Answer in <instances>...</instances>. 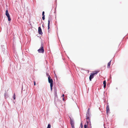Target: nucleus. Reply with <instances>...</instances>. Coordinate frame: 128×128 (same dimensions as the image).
I'll list each match as a JSON object with an SVG mask.
<instances>
[{"mask_svg":"<svg viewBox=\"0 0 128 128\" xmlns=\"http://www.w3.org/2000/svg\"><path fill=\"white\" fill-rule=\"evenodd\" d=\"M99 72V71H95L93 72L94 73H91L89 77L90 81H91L92 80V79L94 78V76L96 75Z\"/></svg>","mask_w":128,"mask_h":128,"instance_id":"f257e3e1","label":"nucleus"},{"mask_svg":"<svg viewBox=\"0 0 128 128\" xmlns=\"http://www.w3.org/2000/svg\"><path fill=\"white\" fill-rule=\"evenodd\" d=\"M44 51L43 45L42 44L41 48L38 50V51L39 53H43Z\"/></svg>","mask_w":128,"mask_h":128,"instance_id":"f03ea898","label":"nucleus"},{"mask_svg":"<svg viewBox=\"0 0 128 128\" xmlns=\"http://www.w3.org/2000/svg\"><path fill=\"white\" fill-rule=\"evenodd\" d=\"M6 16L8 18V21H10L11 20L10 14L8 13V10H6Z\"/></svg>","mask_w":128,"mask_h":128,"instance_id":"7ed1b4c3","label":"nucleus"},{"mask_svg":"<svg viewBox=\"0 0 128 128\" xmlns=\"http://www.w3.org/2000/svg\"><path fill=\"white\" fill-rule=\"evenodd\" d=\"M48 80L49 83L50 84V85L53 84V81L52 78H51L50 76H48Z\"/></svg>","mask_w":128,"mask_h":128,"instance_id":"20e7f679","label":"nucleus"},{"mask_svg":"<svg viewBox=\"0 0 128 128\" xmlns=\"http://www.w3.org/2000/svg\"><path fill=\"white\" fill-rule=\"evenodd\" d=\"M70 123L71 125L72 128H74V121L70 118Z\"/></svg>","mask_w":128,"mask_h":128,"instance_id":"39448f33","label":"nucleus"},{"mask_svg":"<svg viewBox=\"0 0 128 128\" xmlns=\"http://www.w3.org/2000/svg\"><path fill=\"white\" fill-rule=\"evenodd\" d=\"M38 32L39 34H42V29L40 27H39L38 28Z\"/></svg>","mask_w":128,"mask_h":128,"instance_id":"423d86ee","label":"nucleus"},{"mask_svg":"<svg viewBox=\"0 0 128 128\" xmlns=\"http://www.w3.org/2000/svg\"><path fill=\"white\" fill-rule=\"evenodd\" d=\"M86 121H88L89 122V124H90V117L88 116L86 114Z\"/></svg>","mask_w":128,"mask_h":128,"instance_id":"0eeeda50","label":"nucleus"},{"mask_svg":"<svg viewBox=\"0 0 128 128\" xmlns=\"http://www.w3.org/2000/svg\"><path fill=\"white\" fill-rule=\"evenodd\" d=\"M110 111V108L109 106L107 105L106 108V112L107 114H108Z\"/></svg>","mask_w":128,"mask_h":128,"instance_id":"6e6552de","label":"nucleus"},{"mask_svg":"<svg viewBox=\"0 0 128 128\" xmlns=\"http://www.w3.org/2000/svg\"><path fill=\"white\" fill-rule=\"evenodd\" d=\"M89 124V122L88 121H87L86 122V123H85L84 126V128H87L88 126V125Z\"/></svg>","mask_w":128,"mask_h":128,"instance_id":"1a4fd4ad","label":"nucleus"},{"mask_svg":"<svg viewBox=\"0 0 128 128\" xmlns=\"http://www.w3.org/2000/svg\"><path fill=\"white\" fill-rule=\"evenodd\" d=\"M111 60L108 64L107 67L108 68L110 67V66L111 64Z\"/></svg>","mask_w":128,"mask_h":128,"instance_id":"9d476101","label":"nucleus"},{"mask_svg":"<svg viewBox=\"0 0 128 128\" xmlns=\"http://www.w3.org/2000/svg\"><path fill=\"white\" fill-rule=\"evenodd\" d=\"M48 29H49L50 28V20H48Z\"/></svg>","mask_w":128,"mask_h":128,"instance_id":"9b49d317","label":"nucleus"},{"mask_svg":"<svg viewBox=\"0 0 128 128\" xmlns=\"http://www.w3.org/2000/svg\"><path fill=\"white\" fill-rule=\"evenodd\" d=\"M53 86V84L52 85H50V89L51 90H52V87Z\"/></svg>","mask_w":128,"mask_h":128,"instance_id":"f8f14e48","label":"nucleus"},{"mask_svg":"<svg viewBox=\"0 0 128 128\" xmlns=\"http://www.w3.org/2000/svg\"><path fill=\"white\" fill-rule=\"evenodd\" d=\"M51 127L50 125V124H48V127H47V128H50Z\"/></svg>","mask_w":128,"mask_h":128,"instance_id":"ddd939ff","label":"nucleus"},{"mask_svg":"<svg viewBox=\"0 0 128 128\" xmlns=\"http://www.w3.org/2000/svg\"><path fill=\"white\" fill-rule=\"evenodd\" d=\"M2 51L3 53H4V52H5V49L3 48L2 50Z\"/></svg>","mask_w":128,"mask_h":128,"instance_id":"4468645a","label":"nucleus"},{"mask_svg":"<svg viewBox=\"0 0 128 128\" xmlns=\"http://www.w3.org/2000/svg\"><path fill=\"white\" fill-rule=\"evenodd\" d=\"M103 84H106V82L105 80H104L103 82Z\"/></svg>","mask_w":128,"mask_h":128,"instance_id":"2eb2a0df","label":"nucleus"},{"mask_svg":"<svg viewBox=\"0 0 128 128\" xmlns=\"http://www.w3.org/2000/svg\"><path fill=\"white\" fill-rule=\"evenodd\" d=\"M44 11L43 12H42V16H45V15H44Z\"/></svg>","mask_w":128,"mask_h":128,"instance_id":"dca6fc26","label":"nucleus"},{"mask_svg":"<svg viewBox=\"0 0 128 128\" xmlns=\"http://www.w3.org/2000/svg\"><path fill=\"white\" fill-rule=\"evenodd\" d=\"M42 19L43 20H44L45 19V16H42Z\"/></svg>","mask_w":128,"mask_h":128,"instance_id":"f3484780","label":"nucleus"},{"mask_svg":"<svg viewBox=\"0 0 128 128\" xmlns=\"http://www.w3.org/2000/svg\"><path fill=\"white\" fill-rule=\"evenodd\" d=\"M80 126H81V128H82L83 126L82 125V123L80 124Z\"/></svg>","mask_w":128,"mask_h":128,"instance_id":"a211bd4d","label":"nucleus"},{"mask_svg":"<svg viewBox=\"0 0 128 128\" xmlns=\"http://www.w3.org/2000/svg\"><path fill=\"white\" fill-rule=\"evenodd\" d=\"M14 100H15V94H14Z\"/></svg>","mask_w":128,"mask_h":128,"instance_id":"6ab92c4d","label":"nucleus"},{"mask_svg":"<svg viewBox=\"0 0 128 128\" xmlns=\"http://www.w3.org/2000/svg\"><path fill=\"white\" fill-rule=\"evenodd\" d=\"M106 84H104V88L106 87Z\"/></svg>","mask_w":128,"mask_h":128,"instance_id":"aec40b11","label":"nucleus"},{"mask_svg":"<svg viewBox=\"0 0 128 128\" xmlns=\"http://www.w3.org/2000/svg\"><path fill=\"white\" fill-rule=\"evenodd\" d=\"M34 85L35 86L36 85V83L35 81H34Z\"/></svg>","mask_w":128,"mask_h":128,"instance_id":"412c9836","label":"nucleus"},{"mask_svg":"<svg viewBox=\"0 0 128 128\" xmlns=\"http://www.w3.org/2000/svg\"><path fill=\"white\" fill-rule=\"evenodd\" d=\"M62 96H63V97H64V94H62Z\"/></svg>","mask_w":128,"mask_h":128,"instance_id":"4be33fe9","label":"nucleus"},{"mask_svg":"<svg viewBox=\"0 0 128 128\" xmlns=\"http://www.w3.org/2000/svg\"><path fill=\"white\" fill-rule=\"evenodd\" d=\"M3 48V47L2 46V48Z\"/></svg>","mask_w":128,"mask_h":128,"instance_id":"5701e85b","label":"nucleus"}]
</instances>
